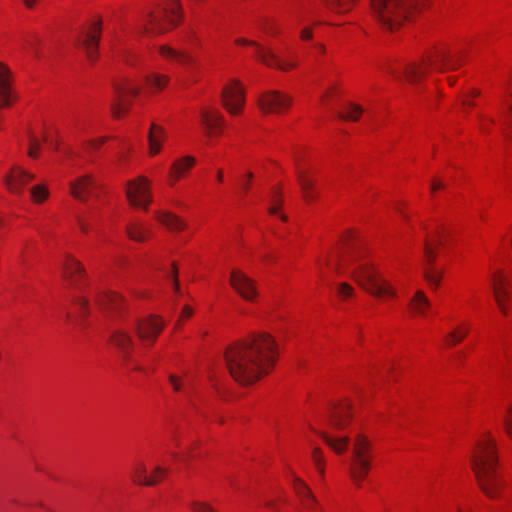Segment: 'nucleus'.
<instances>
[{
  "label": "nucleus",
  "instance_id": "1",
  "mask_svg": "<svg viewBox=\"0 0 512 512\" xmlns=\"http://www.w3.org/2000/svg\"><path fill=\"white\" fill-rule=\"evenodd\" d=\"M277 355L274 338L259 332L228 347L224 356L232 378L242 385H251L271 371Z\"/></svg>",
  "mask_w": 512,
  "mask_h": 512
},
{
  "label": "nucleus",
  "instance_id": "2",
  "mask_svg": "<svg viewBox=\"0 0 512 512\" xmlns=\"http://www.w3.org/2000/svg\"><path fill=\"white\" fill-rule=\"evenodd\" d=\"M362 252L357 247H347L339 252L338 270L351 268V275L357 283L375 297H395L396 291L369 262L361 261Z\"/></svg>",
  "mask_w": 512,
  "mask_h": 512
},
{
  "label": "nucleus",
  "instance_id": "3",
  "mask_svg": "<svg viewBox=\"0 0 512 512\" xmlns=\"http://www.w3.org/2000/svg\"><path fill=\"white\" fill-rule=\"evenodd\" d=\"M494 439L485 436L478 443L471 465L482 491L486 496L494 498L498 495L502 481L497 470V456Z\"/></svg>",
  "mask_w": 512,
  "mask_h": 512
},
{
  "label": "nucleus",
  "instance_id": "4",
  "mask_svg": "<svg viewBox=\"0 0 512 512\" xmlns=\"http://www.w3.org/2000/svg\"><path fill=\"white\" fill-rule=\"evenodd\" d=\"M133 328L139 339L146 345H152L164 328V322L156 316H147L142 319H133L130 322L123 321L110 335L111 343L117 347L126 360L130 359V353L134 346V340L128 329Z\"/></svg>",
  "mask_w": 512,
  "mask_h": 512
},
{
  "label": "nucleus",
  "instance_id": "5",
  "mask_svg": "<svg viewBox=\"0 0 512 512\" xmlns=\"http://www.w3.org/2000/svg\"><path fill=\"white\" fill-rule=\"evenodd\" d=\"M426 0H371L373 19L385 30L393 31L425 5Z\"/></svg>",
  "mask_w": 512,
  "mask_h": 512
},
{
  "label": "nucleus",
  "instance_id": "6",
  "mask_svg": "<svg viewBox=\"0 0 512 512\" xmlns=\"http://www.w3.org/2000/svg\"><path fill=\"white\" fill-rule=\"evenodd\" d=\"M462 59L463 55L461 53H452L445 49H436L423 58L420 63L406 66L404 75L408 82L415 84L430 70L443 72L457 69L461 66Z\"/></svg>",
  "mask_w": 512,
  "mask_h": 512
},
{
  "label": "nucleus",
  "instance_id": "7",
  "mask_svg": "<svg viewBox=\"0 0 512 512\" xmlns=\"http://www.w3.org/2000/svg\"><path fill=\"white\" fill-rule=\"evenodd\" d=\"M181 16L180 0H167L163 6L148 15L143 30L145 33L162 34L175 27Z\"/></svg>",
  "mask_w": 512,
  "mask_h": 512
},
{
  "label": "nucleus",
  "instance_id": "8",
  "mask_svg": "<svg viewBox=\"0 0 512 512\" xmlns=\"http://www.w3.org/2000/svg\"><path fill=\"white\" fill-rule=\"evenodd\" d=\"M371 443L364 434H357L349 464V474L357 487L361 486L371 468Z\"/></svg>",
  "mask_w": 512,
  "mask_h": 512
},
{
  "label": "nucleus",
  "instance_id": "9",
  "mask_svg": "<svg viewBox=\"0 0 512 512\" xmlns=\"http://www.w3.org/2000/svg\"><path fill=\"white\" fill-rule=\"evenodd\" d=\"M114 97L111 103V111L114 117H121L128 110L129 98L136 96L140 87L131 79L121 78L114 82Z\"/></svg>",
  "mask_w": 512,
  "mask_h": 512
},
{
  "label": "nucleus",
  "instance_id": "10",
  "mask_svg": "<svg viewBox=\"0 0 512 512\" xmlns=\"http://www.w3.org/2000/svg\"><path fill=\"white\" fill-rule=\"evenodd\" d=\"M443 240L440 233H437L435 236L431 237L430 239L426 240L425 246H424V256L425 261L427 263V267L424 270V277L426 281L434 287H438L443 275V272L441 270H437L433 267V263L435 260V248L442 245Z\"/></svg>",
  "mask_w": 512,
  "mask_h": 512
},
{
  "label": "nucleus",
  "instance_id": "11",
  "mask_svg": "<svg viewBox=\"0 0 512 512\" xmlns=\"http://www.w3.org/2000/svg\"><path fill=\"white\" fill-rule=\"evenodd\" d=\"M492 289L495 301L504 315L510 312L509 301L512 294V282L501 273H495L492 277Z\"/></svg>",
  "mask_w": 512,
  "mask_h": 512
},
{
  "label": "nucleus",
  "instance_id": "12",
  "mask_svg": "<svg viewBox=\"0 0 512 512\" xmlns=\"http://www.w3.org/2000/svg\"><path fill=\"white\" fill-rule=\"evenodd\" d=\"M222 103L226 110L233 115L238 114L245 105V93L236 80L224 86L221 93Z\"/></svg>",
  "mask_w": 512,
  "mask_h": 512
},
{
  "label": "nucleus",
  "instance_id": "13",
  "mask_svg": "<svg viewBox=\"0 0 512 512\" xmlns=\"http://www.w3.org/2000/svg\"><path fill=\"white\" fill-rule=\"evenodd\" d=\"M149 182L145 177L129 181L126 194L131 205L147 209L151 202Z\"/></svg>",
  "mask_w": 512,
  "mask_h": 512
},
{
  "label": "nucleus",
  "instance_id": "14",
  "mask_svg": "<svg viewBox=\"0 0 512 512\" xmlns=\"http://www.w3.org/2000/svg\"><path fill=\"white\" fill-rule=\"evenodd\" d=\"M291 103L292 98L279 91L263 93L258 100L260 109L265 113H281L288 109Z\"/></svg>",
  "mask_w": 512,
  "mask_h": 512
},
{
  "label": "nucleus",
  "instance_id": "15",
  "mask_svg": "<svg viewBox=\"0 0 512 512\" xmlns=\"http://www.w3.org/2000/svg\"><path fill=\"white\" fill-rule=\"evenodd\" d=\"M230 284L247 301H253L258 295L255 281L238 269L231 271Z\"/></svg>",
  "mask_w": 512,
  "mask_h": 512
},
{
  "label": "nucleus",
  "instance_id": "16",
  "mask_svg": "<svg viewBox=\"0 0 512 512\" xmlns=\"http://www.w3.org/2000/svg\"><path fill=\"white\" fill-rule=\"evenodd\" d=\"M101 31V20L95 21L87 31L83 32L82 39L79 41V45L85 50L90 61H95L97 59Z\"/></svg>",
  "mask_w": 512,
  "mask_h": 512
},
{
  "label": "nucleus",
  "instance_id": "17",
  "mask_svg": "<svg viewBox=\"0 0 512 512\" xmlns=\"http://www.w3.org/2000/svg\"><path fill=\"white\" fill-rule=\"evenodd\" d=\"M63 277L75 290L82 291V284L85 282L86 273L80 262L68 257L63 266Z\"/></svg>",
  "mask_w": 512,
  "mask_h": 512
},
{
  "label": "nucleus",
  "instance_id": "18",
  "mask_svg": "<svg viewBox=\"0 0 512 512\" xmlns=\"http://www.w3.org/2000/svg\"><path fill=\"white\" fill-rule=\"evenodd\" d=\"M236 43L239 45H251V46L255 47L256 57L262 63H264L265 65H267L269 67H277L278 69L284 70V71L293 67V64L281 62L272 51L265 49L257 42L248 41L246 39L240 38V39L236 40Z\"/></svg>",
  "mask_w": 512,
  "mask_h": 512
},
{
  "label": "nucleus",
  "instance_id": "19",
  "mask_svg": "<svg viewBox=\"0 0 512 512\" xmlns=\"http://www.w3.org/2000/svg\"><path fill=\"white\" fill-rule=\"evenodd\" d=\"M98 184L90 175H84L70 183V192L74 198L86 202L90 196H96Z\"/></svg>",
  "mask_w": 512,
  "mask_h": 512
},
{
  "label": "nucleus",
  "instance_id": "20",
  "mask_svg": "<svg viewBox=\"0 0 512 512\" xmlns=\"http://www.w3.org/2000/svg\"><path fill=\"white\" fill-rule=\"evenodd\" d=\"M95 303L103 312L115 313L122 317L121 308L123 300L114 292L95 291Z\"/></svg>",
  "mask_w": 512,
  "mask_h": 512
},
{
  "label": "nucleus",
  "instance_id": "21",
  "mask_svg": "<svg viewBox=\"0 0 512 512\" xmlns=\"http://www.w3.org/2000/svg\"><path fill=\"white\" fill-rule=\"evenodd\" d=\"M13 78L10 69L0 63V107H8L16 98L12 88Z\"/></svg>",
  "mask_w": 512,
  "mask_h": 512
},
{
  "label": "nucleus",
  "instance_id": "22",
  "mask_svg": "<svg viewBox=\"0 0 512 512\" xmlns=\"http://www.w3.org/2000/svg\"><path fill=\"white\" fill-rule=\"evenodd\" d=\"M33 178V174L20 167H14L11 172L4 177V182L10 192L20 193L22 188Z\"/></svg>",
  "mask_w": 512,
  "mask_h": 512
},
{
  "label": "nucleus",
  "instance_id": "23",
  "mask_svg": "<svg viewBox=\"0 0 512 512\" xmlns=\"http://www.w3.org/2000/svg\"><path fill=\"white\" fill-rule=\"evenodd\" d=\"M201 123L207 130V134L218 135L224 125V118L217 110L203 109L200 113Z\"/></svg>",
  "mask_w": 512,
  "mask_h": 512
},
{
  "label": "nucleus",
  "instance_id": "24",
  "mask_svg": "<svg viewBox=\"0 0 512 512\" xmlns=\"http://www.w3.org/2000/svg\"><path fill=\"white\" fill-rule=\"evenodd\" d=\"M159 53L166 59L176 61L180 65L190 69H194L196 62L195 59L186 51L177 50L167 45L159 47Z\"/></svg>",
  "mask_w": 512,
  "mask_h": 512
},
{
  "label": "nucleus",
  "instance_id": "25",
  "mask_svg": "<svg viewBox=\"0 0 512 512\" xmlns=\"http://www.w3.org/2000/svg\"><path fill=\"white\" fill-rule=\"evenodd\" d=\"M167 474V469L157 466L150 477L146 474V468L143 464L135 468L133 480L140 485L152 486L159 482Z\"/></svg>",
  "mask_w": 512,
  "mask_h": 512
},
{
  "label": "nucleus",
  "instance_id": "26",
  "mask_svg": "<svg viewBox=\"0 0 512 512\" xmlns=\"http://www.w3.org/2000/svg\"><path fill=\"white\" fill-rule=\"evenodd\" d=\"M293 488L301 499L302 505L308 510L318 509V501L308 486L299 478L293 477Z\"/></svg>",
  "mask_w": 512,
  "mask_h": 512
},
{
  "label": "nucleus",
  "instance_id": "27",
  "mask_svg": "<svg viewBox=\"0 0 512 512\" xmlns=\"http://www.w3.org/2000/svg\"><path fill=\"white\" fill-rule=\"evenodd\" d=\"M349 409L350 405L348 403L335 406L329 417L331 427L343 429L348 423Z\"/></svg>",
  "mask_w": 512,
  "mask_h": 512
},
{
  "label": "nucleus",
  "instance_id": "28",
  "mask_svg": "<svg viewBox=\"0 0 512 512\" xmlns=\"http://www.w3.org/2000/svg\"><path fill=\"white\" fill-rule=\"evenodd\" d=\"M128 237L137 242H143L150 235V230L142 223L132 222L126 226Z\"/></svg>",
  "mask_w": 512,
  "mask_h": 512
},
{
  "label": "nucleus",
  "instance_id": "29",
  "mask_svg": "<svg viewBox=\"0 0 512 512\" xmlns=\"http://www.w3.org/2000/svg\"><path fill=\"white\" fill-rule=\"evenodd\" d=\"M157 220L171 231H181L186 227L183 220L169 212L158 213Z\"/></svg>",
  "mask_w": 512,
  "mask_h": 512
},
{
  "label": "nucleus",
  "instance_id": "30",
  "mask_svg": "<svg viewBox=\"0 0 512 512\" xmlns=\"http://www.w3.org/2000/svg\"><path fill=\"white\" fill-rule=\"evenodd\" d=\"M324 442L336 453H343L349 444L348 437H332L326 432H318Z\"/></svg>",
  "mask_w": 512,
  "mask_h": 512
},
{
  "label": "nucleus",
  "instance_id": "31",
  "mask_svg": "<svg viewBox=\"0 0 512 512\" xmlns=\"http://www.w3.org/2000/svg\"><path fill=\"white\" fill-rule=\"evenodd\" d=\"M148 138H149L150 152L152 154H157L160 151L161 142L164 139L163 129L156 124H152L150 131H149Z\"/></svg>",
  "mask_w": 512,
  "mask_h": 512
},
{
  "label": "nucleus",
  "instance_id": "32",
  "mask_svg": "<svg viewBox=\"0 0 512 512\" xmlns=\"http://www.w3.org/2000/svg\"><path fill=\"white\" fill-rule=\"evenodd\" d=\"M297 180L303 192V197L306 201H312L315 198L313 190V181L307 177L304 171L297 169Z\"/></svg>",
  "mask_w": 512,
  "mask_h": 512
},
{
  "label": "nucleus",
  "instance_id": "33",
  "mask_svg": "<svg viewBox=\"0 0 512 512\" xmlns=\"http://www.w3.org/2000/svg\"><path fill=\"white\" fill-rule=\"evenodd\" d=\"M195 163V160L191 156H186L173 163L171 168V175L178 180L181 178L183 173L190 169Z\"/></svg>",
  "mask_w": 512,
  "mask_h": 512
},
{
  "label": "nucleus",
  "instance_id": "34",
  "mask_svg": "<svg viewBox=\"0 0 512 512\" xmlns=\"http://www.w3.org/2000/svg\"><path fill=\"white\" fill-rule=\"evenodd\" d=\"M503 109L501 111V125L503 127V134L506 139L510 138V133L507 132L512 125V104L508 102L503 103Z\"/></svg>",
  "mask_w": 512,
  "mask_h": 512
},
{
  "label": "nucleus",
  "instance_id": "35",
  "mask_svg": "<svg viewBox=\"0 0 512 512\" xmlns=\"http://www.w3.org/2000/svg\"><path fill=\"white\" fill-rule=\"evenodd\" d=\"M363 109L360 105L348 103L343 112L338 113V117L344 120L357 121L362 114Z\"/></svg>",
  "mask_w": 512,
  "mask_h": 512
},
{
  "label": "nucleus",
  "instance_id": "36",
  "mask_svg": "<svg viewBox=\"0 0 512 512\" xmlns=\"http://www.w3.org/2000/svg\"><path fill=\"white\" fill-rule=\"evenodd\" d=\"M410 305L415 312L424 314L430 302L422 291H417Z\"/></svg>",
  "mask_w": 512,
  "mask_h": 512
},
{
  "label": "nucleus",
  "instance_id": "37",
  "mask_svg": "<svg viewBox=\"0 0 512 512\" xmlns=\"http://www.w3.org/2000/svg\"><path fill=\"white\" fill-rule=\"evenodd\" d=\"M327 6L335 12L345 13L348 12L353 5L354 0H324Z\"/></svg>",
  "mask_w": 512,
  "mask_h": 512
},
{
  "label": "nucleus",
  "instance_id": "38",
  "mask_svg": "<svg viewBox=\"0 0 512 512\" xmlns=\"http://www.w3.org/2000/svg\"><path fill=\"white\" fill-rule=\"evenodd\" d=\"M469 329L465 326H460L457 329L453 330L447 335V342L450 345H456L460 343L465 336L468 334Z\"/></svg>",
  "mask_w": 512,
  "mask_h": 512
},
{
  "label": "nucleus",
  "instance_id": "39",
  "mask_svg": "<svg viewBox=\"0 0 512 512\" xmlns=\"http://www.w3.org/2000/svg\"><path fill=\"white\" fill-rule=\"evenodd\" d=\"M168 83V77L161 74H152L147 77V84L156 90H160Z\"/></svg>",
  "mask_w": 512,
  "mask_h": 512
},
{
  "label": "nucleus",
  "instance_id": "40",
  "mask_svg": "<svg viewBox=\"0 0 512 512\" xmlns=\"http://www.w3.org/2000/svg\"><path fill=\"white\" fill-rule=\"evenodd\" d=\"M49 191L44 185H36L31 188V196L34 202L42 203L48 197Z\"/></svg>",
  "mask_w": 512,
  "mask_h": 512
},
{
  "label": "nucleus",
  "instance_id": "41",
  "mask_svg": "<svg viewBox=\"0 0 512 512\" xmlns=\"http://www.w3.org/2000/svg\"><path fill=\"white\" fill-rule=\"evenodd\" d=\"M73 303L78 309L79 317L80 318L85 317L88 313V305H89L88 299L86 297L80 296V295L75 296L73 299Z\"/></svg>",
  "mask_w": 512,
  "mask_h": 512
},
{
  "label": "nucleus",
  "instance_id": "42",
  "mask_svg": "<svg viewBox=\"0 0 512 512\" xmlns=\"http://www.w3.org/2000/svg\"><path fill=\"white\" fill-rule=\"evenodd\" d=\"M93 219H95V215L93 212H91L89 217L77 216L76 220H77L78 226L83 233H88L91 230V221L90 220H93Z\"/></svg>",
  "mask_w": 512,
  "mask_h": 512
},
{
  "label": "nucleus",
  "instance_id": "43",
  "mask_svg": "<svg viewBox=\"0 0 512 512\" xmlns=\"http://www.w3.org/2000/svg\"><path fill=\"white\" fill-rule=\"evenodd\" d=\"M40 42L38 38H26L22 43V49L33 53L35 56H39L37 45Z\"/></svg>",
  "mask_w": 512,
  "mask_h": 512
},
{
  "label": "nucleus",
  "instance_id": "44",
  "mask_svg": "<svg viewBox=\"0 0 512 512\" xmlns=\"http://www.w3.org/2000/svg\"><path fill=\"white\" fill-rule=\"evenodd\" d=\"M261 29L269 35H277L278 33H280V29L278 28V26L270 19H266L261 24Z\"/></svg>",
  "mask_w": 512,
  "mask_h": 512
},
{
  "label": "nucleus",
  "instance_id": "45",
  "mask_svg": "<svg viewBox=\"0 0 512 512\" xmlns=\"http://www.w3.org/2000/svg\"><path fill=\"white\" fill-rule=\"evenodd\" d=\"M353 287L348 283H340L337 287L338 296L342 299H346L353 295Z\"/></svg>",
  "mask_w": 512,
  "mask_h": 512
},
{
  "label": "nucleus",
  "instance_id": "46",
  "mask_svg": "<svg viewBox=\"0 0 512 512\" xmlns=\"http://www.w3.org/2000/svg\"><path fill=\"white\" fill-rule=\"evenodd\" d=\"M312 458H313V461H314L315 465L317 466L319 472L321 474H323L324 473V470H323L324 460H323L322 452L319 448L313 449Z\"/></svg>",
  "mask_w": 512,
  "mask_h": 512
},
{
  "label": "nucleus",
  "instance_id": "47",
  "mask_svg": "<svg viewBox=\"0 0 512 512\" xmlns=\"http://www.w3.org/2000/svg\"><path fill=\"white\" fill-rule=\"evenodd\" d=\"M503 422L507 434L512 439V405L507 408Z\"/></svg>",
  "mask_w": 512,
  "mask_h": 512
},
{
  "label": "nucleus",
  "instance_id": "48",
  "mask_svg": "<svg viewBox=\"0 0 512 512\" xmlns=\"http://www.w3.org/2000/svg\"><path fill=\"white\" fill-rule=\"evenodd\" d=\"M40 149V142L37 138L34 136H30L29 138V149H28V155L32 158L37 157V150Z\"/></svg>",
  "mask_w": 512,
  "mask_h": 512
},
{
  "label": "nucleus",
  "instance_id": "49",
  "mask_svg": "<svg viewBox=\"0 0 512 512\" xmlns=\"http://www.w3.org/2000/svg\"><path fill=\"white\" fill-rule=\"evenodd\" d=\"M191 511L192 512H213L212 508L209 505H207L205 503H199V502H194L191 505Z\"/></svg>",
  "mask_w": 512,
  "mask_h": 512
},
{
  "label": "nucleus",
  "instance_id": "50",
  "mask_svg": "<svg viewBox=\"0 0 512 512\" xmlns=\"http://www.w3.org/2000/svg\"><path fill=\"white\" fill-rule=\"evenodd\" d=\"M300 37L302 40H310L312 38L311 28H304L301 30Z\"/></svg>",
  "mask_w": 512,
  "mask_h": 512
},
{
  "label": "nucleus",
  "instance_id": "51",
  "mask_svg": "<svg viewBox=\"0 0 512 512\" xmlns=\"http://www.w3.org/2000/svg\"><path fill=\"white\" fill-rule=\"evenodd\" d=\"M169 380H170V382H171V384H172V386H173L174 390H175V391H180V389H181V384H180V382H179L178 378H177L176 376H174V375H170V376H169Z\"/></svg>",
  "mask_w": 512,
  "mask_h": 512
},
{
  "label": "nucleus",
  "instance_id": "52",
  "mask_svg": "<svg viewBox=\"0 0 512 512\" xmlns=\"http://www.w3.org/2000/svg\"><path fill=\"white\" fill-rule=\"evenodd\" d=\"M192 309L189 306H185L182 310L181 318H189L192 316Z\"/></svg>",
  "mask_w": 512,
  "mask_h": 512
},
{
  "label": "nucleus",
  "instance_id": "53",
  "mask_svg": "<svg viewBox=\"0 0 512 512\" xmlns=\"http://www.w3.org/2000/svg\"><path fill=\"white\" fill-rule=\"evenodd\" d=\"M430 188L432 192H435L437 189L444 188V184L442 182L432 181Z\"/></svg>",
  "mask_w": 512,
  "mask_h": 512
},
{
  "label": "nucleus",
  "instance_id": "54",
  "mask_svg": "<svg viewBox=\"0 0 512 512\" xmlns=\"http://www.w3.org/2000/svg\"><path fill=\"white\" fill-rule=\"evenodd\" d=\"M172 280H173V285H174L175 289L178 290L179 289V283H178V279H177V269H176L175 266H173Z\"/></svg>",
  "mask_w": 512,
  "mask_h": 512
},
{
  "label": "nucleus",
  "instance_id": "55",
  "mask_svg": "<svg viewBox=\"0 0 512 512\" xmlns=\"http://www.w3.org/2000/svg\"><path fill=\"white\" fill-rule=\"evenodd\" d=\"M22 2L28 9H33L37 3V0H22Z\"/></svg>",
  "mask_w": 512,
  "mask_h": 512
},
{
  "label": "nucleus",
  "instance_id": "56",
  "mask_svg": "<svg viewBox=\"0 0 512 512\" xmlns=\"http://www.w3.org/2000/svg\"><path fill=\"white\" fill-rule=\"evenodd\" d=\"M105 141V139H100L99 141H91L90 142V146L92 148H97L99 145H101L103 142Z\"/></svg>",
  "mask_w": 512,
  "mask_h": 512
},
{
  "label": "nucleus",
  "instance_id": "57",
  "mask_svg": "<svg viewBox=\"0 0 512 512\" xmlns=\"http://www.w3.org/2000/svg\"><path fill=\"white\" fill-rule=\"evenodd\" d=\"M315 49L319 52V53H324L325 52V47L322 45V44H315Z\"/></svg>",
  "mask_w": 512,
  "mask_h": 512
},
{
  "label": "nucleus",
  "instance_id": "58",
  "mask_svg": "<svg viewBox=\"0 0 512 512\" xmlns=\"http://www.w3.org/2000/svg\"><path fill=\"white\" fill-rule=\"evenodd\" d=\"M278 211V204L269 208L271 214H276Z\"/></svg>",
  "mask_w": 512,
  "mask_h": 512
},
{
  "label": "nucleus",
  "instance_id": "59",
  "mask_svg": "<svg viewBox=\"0 0 512 512\" xmlns=\"http://www.w3.org/2000/svg\"><path fill=\"white\" fill-rule=\"evenodd\" d=\"M217 180L219 182H222V180H223V172H222V170H218V172H217Z\"/></svg>",
  "mask_w": 512,
  "mask_h": 512
},
{
  "label": "nucleus",
  "instance_id": "60",
  "mask_svg": "<svg viewBox=\"0 0 512 512\" xmlns=\"http://www.w3.org/2000/svg\"><path fill=\"white\" fill-rule=\"evenodd\" d=\"M458 512H474V511L471 508H466V509L458 508Z\"/></svg>",
  "mask_w": 512,
  "mask_h": 512
},
{
  "label": "nucleus",
  "instance_id": "61",
  "mask_svg": "<svg viewBox=\"0 0 512 512\" xmlns=\"http://www.w3.org/2000/svg\"><path fill=\"white\" fill-rule=\"evenodd\" d=\"M388 72H389L390 74L394 75L396 78H398V73H397L395 70H393V69H389V70H388Z\"/></svg>",
  "mask_w": 512,
  "mask_h": 512
},
{
  "label": "nucleus",
  "instance_id": "62",
  "mask_svg": "<svg viewBox=\"0 0 512 512\" xmlns=\"http://www.w3.org/2000/svg\"><path fill=\"white\" fill-rule=\"evenodd\" d=\"M478 94H479V91H477V90H473L471 92V95H473V96H477Z\"/></svg>",
  "mask_w": 512,
  "mask_h": 512
},
{
  "label": "nucleus",
  "instance_id": "63",
  "mask_svg": "<svg viewBox=\"0 0 512 512\" xmlns=\"http://www.w3.org/2000/svg\"><path fill=\"white\" fill-rule=\"evenodd\" d=\"M462 104H463V105L468 104V105H470V106H472V105H473V103H472V102H467V101H465V100L462 102Z\"/></svg>",
  "mask_w": 512,
  "mask_h": 512
},
{
  "label": "nucleus",
  "instance_id": "64",
  "mask_svg": "<svg viewBox=\"0 0 512 512\" xmlns=\"http://www.w3.org/2000/svg\"><path fill=\"white\" fill-rule=\"evenodd\" d=\"M448 80H449V84H450V85H453V84H454V82H455V80H454V79H451V78H449Z\"/></svg>",
  "mask_w": 512,
  "mask_h": 512
}]
</instances>
